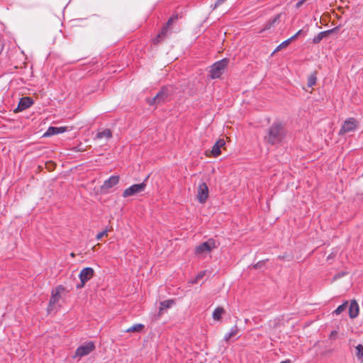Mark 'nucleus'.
<instances>
[{
  "label": "nucleus",
  "mask_w": 363,
  "mask_h": 363,
  "mask_svg": "<svg viewBox=\"0 0 363 363\" xmlns=\"http://www.w3.org/2000/svg\"><path fill=\"white\" fill-rule=\"evenodd\" d=\"M286 131L284 125L280 122H274L269 128L264 140L271 145L281 143L285 138Z\"/></svg>",
  "instance_id": "obj_1"
},
{
  "label": "nucleus",
  "mask_w": 363,
  "mask_h": 363,
  "mask_svg": "<svg viewBox=\"0 0 363 363\" xmlns=\"http://www.w3.org/2000/svg\"><path fill=\"white\" fill-rule=\"evenodd\" d=\"M228 62L229 60L227 58H224L212 65L209 70L210 78L213 79L219 78L228 66Z\"/></svg>",
  "instance_id": "obj_2"
},
{
  "label": "nucleus",
  "mask_w": 363,
  "mask_h": 363,
  "mask_svg": "<svg viewBox=\"0 0 363 363\" xmlns=\"http://www.w3.org/2000/svg\"><path fill=\"white\" fill-rule=\"evenodd\" d=\"M217 247L218 245L216 240L213 238H210L196 247L195 254L201 256L211 252L213 249L217 248Z\"/></svg>",
  "instance_id": "obj_3"
},
{
  "label": "nucleus",
  "mask_w": 363,
  "mask_h": 363,
  "mask_svg": "<svg viewBox=\"0 0 363 363\" xmlns=\"http://www.w3.org/2000/svg\"><path fill=\"white\" fill-rule=\"evenodd\" d=\"M147 177L142 183L136 184L130 186V187L125 189L123 192V197L127 198L131 196H134L137 194L143 192L147 186L146 182L147 180Z\"/></svg>",
  "instance_id": "obj_4"
},
{
  "label": "nucleus",
  "mask_w": 363,
  "mask_h": 363,
  "mask_svg": "<svg viewBox=\"0 0 363 363\" xmlns=\"http://www.w3.org/2000/svg\"><path fill=\"white\" fill-rule=\"evenodd\" d=\"M65 290V287L62 285L57 286L52 291L51 297L49 301V306L48 310L52 311L55 304L59 302L61 298V294Z\"/></svg>",
  "instance_id": "obj_5"
},
{
  "label": "nucleus",
  "mask_w": 363,
  "mask_h": 363,
  "mask_svg": "<svg viewBox=\"0 0 363 363\" xmlns=\"http://www.w3.org/2000/svg\"><path fill=\"white\" fill-rule=\"evenodd\" d=\"M95 350V345L93 342H89L83 345H81L77 347L75 351L74 357H82L84 356L88 355L91 352Z\"/></svg>",
  "instance_id": "obj_6"
},
{
  "label": "nucleus",
  "mask_w": 363,
  "mask_h": 363,
  "mask_svg": "<svg viewBox=\"0 0 363 363\" xmlns=\"http://www.w3.org/2000/svg\"><path fill=\"white\" fill-rule=\"evenodd\" d=\"M358 125V121L354 118H349L345 120L340 129L339 135H345L347 133L356 130Z\"/></svg>",
  "instance_id": "obj_7"
},
{
  "label": "nucleus",
  "mask_w": 363,
  "mask_h": 363,
  "mask_svg": "<svg viewBox=\"0 0 363 363\" xmlns=\"http://www.w3.org/2000/svg\"><path fill=\"white\" fill-rule=\"evenodd\" d=\"M94 275V270L91 267L84 268L79 274L81 284L77 285V288H82L85 284L89 281Z\"/></svg>",
  "instance_id": "obj_8"
},
{
  "label": "nucleus",
  "mask_w": 363,
  "mask_h": 363,
  "mask_svg": "<svg viewBox=\"0 0 363 363\" xmlns=\"http://www.w3.org/2000/svg\"><path fill=\"white\" fill-rule=\"evenodd\" d=\"M196 197L201 203H204L207 201L208 198V188L205 182H202L199 185Z\"/></svg>",
  "instance_id": "obj_9"
},
{
  "label": "nucleus",
  "mask_w": 363,
  "mask_h": 363,
  "mask_svg": "<svg viewBox=\"0 0 363 363\" xmlns=\"http://www.w3.org/2000/svg\"><path fill=\"white\" fill-rule=\"evenodd\" d=\"M168 96L169 94L167 92V89L166 88H162L155 97L147 99V102L150 105L160 104L164 102Z\"/></svg>",
  "instance_id": "obj_10"
},
{
  "label": "nucleus",
  "mask_w": 363,
  "mask_h": 363,
  "mask_svg": "<svg viewBox=\"0 0 363 363\" xmlns=\"http://www.w3.org/2000/svg\"><path fill=\"white\" fill-rule=\"evenodd\" d=\"M120 177L118 175H113L110 177L108 179L104 181L103 185L101 186V189L102 191H106L108 189L113 187L117 185L119 182Z\"/></svg>",
  "instance_id": "obj_11"
},
{
  "label": "nucleus",
  "mask_w": 363,
  "mask_h": 363,
  "mask_svg": "<svg viewBox=\"0 0 363 363\" xmlns=\"http://www.w3.org/2000/svg\"><path fill=\"white\" fill-rule=\"evenodd\" d=\"M225 145V141L224 139H218L211 150V155L214 157H218L221 154L220 148Z\"/></svg>",
  "instance_id": "obj_12"
},
{
  "label": "nucleus",
  "mask_w": 363,
  "mask_h": 363,
  "mask_svg": "<svg viewBox=\"0 0 363 363\" xmlns=\"http://www.w3.org/2000/svg\"><path fill=\"white\" fill-rule=\"evenodd\" d=\"M67 130L66 127H53L50 126L48 128L47 131L44 133V137H49L59 133H62Z\"/></svg>",
  "instance_id": "obj_13"
},
{
  "label": "nucleus",
  "mask_w": 363,
  "mask_h": 363,
  "mask_svg": "<svg viewBox=\"0 0 363 363\" xmlns=\"http://www.w3.org/2000/svg\"><path fill=\"white\" fill-rule=\"evenodd\" d=\"M359 312V305L355 300L350 302L349 307V316L350 318H355L358 316Z\"/></svg>",
  "instance_id": "obj_14"
},
{
  "label": "nucleus",
  "mask_w": 363,
  "mask_h": 363,
  "mask_svg": "<svg viewBox=\"0 0 363 363\" xmlns=\"http://www.w3.org/2000/svg\"><path fill=\"white\" fill-rule=\"evenodd\" d=\"M113 136V133L111 129L106 128L101 130H99L96 135L94 139L101 140L105 138L106 140H110Z\"/></svg>",
  "instance_id": "obj_15"
},
{
  "label": "nucleus",
  "mask_w": 363,
  "mask_h": 363,
  "mask_svg": "<svg viewBox=\"0 0 363 363\" xmlns=\"http://www.w3.org/2000/svg\"><path fill=\"white\" fill-rule=\"evenodd\" d=\"M170 26H167V23L165 26H164L161 31L158 33V35L153 39L154 44L160 43L167 35L169 32V27Z\"/></svg>",
  "instance_id": "obj_16"
},
{
  "label": "nucleus",
  "mask_w": 363,
  "mask_h": 363,
  "mask_svg": "<svg viewBox=\"0 0 363 363\" xmlns=\"http://www.w3.org/2000/svg\"><path fill=\"white\" fill-rule=\"evenodd\" d=\"M334 30L335 29L333 28L319 33L315 37L313 38V43L314 44L319 43L324 38H326L328 35L333 33Z\"/></svg>",
  "instance_id": "obj_17"
},
{
  "label": "nucleus",
  "mask_w": 363,
  "mask_h": 363,
  "mask_svg": "<svg viewBox=\"0 0 363 363\" xmlns=\"http://www.w3.org/2000/svg\"><path fill=\"white\" fill-rule=\"evenodd\" d=\"M33 104V101L29 97H23L20 100V102L18 104V108L21 110H24Z\"/></svg>",
  "instance_id": "obj_18"
},
{
  "label": "nucleus",
  "mask_w": 363,
  "mask_h": 363,
  "mask_svg": "<svg viewBox=\"0 0 363 363\" xmlns=\"http://www.w3.org/2000/svg\"><path fill=\"white\" fill-rule=\"evenodd\" d=\"M239 329L237 325L233 326L230 331L224 336L225 341L228 342L231 337L236 336L239 333Z\"/></svg>",
  "instance_id": "obj_19"
},
{
  "label": "nucleus",
  "mask_w": 363,
  "mask_h": 363,
  "mask_svg": "<svg viewBox=\"0 0 363 363\" xmlns=\"http://www.w3.org/2000/svg\"><path fill=\"white\" fill-rule=\"evenodd\" d=\"M145 328V325L141 323L135 324L133 326L128 328L126 333H140Z\"/></svg>",
  "instance_id": "obj_20"
},
{
  "label": "nucleus",
  "mask_w": 363,
  "mask_h": 363,
  "mask_svg": "<svg viewBox=\"0 0 363 363\" xmlns=\"http://www.w3.org/2000/svg\"><path fill=\"white\" fill-rule=\"evenodd\" d=\"M174 304V300H166V301H163L160 303V313H162V311L164 310V309H167V308H170L172 306H173Z\"/></svg>",
  "instance_id": "obj_21"
},
{
  "label": "nucleus",
  "mask_w": 363,
  "mask_h": 363,
  "mask_svg": "<svg viewBox=\"0 0 363 363\" xmlns=\"http://www.w3.org/2000/svg\"><path fill=\"white\" fill-rule=\"evenodd\" d=\"M224 309L221 307L216 308L213 313V318L215 320H219L222 315L224 313Z\"/></svg>",
  "instance_id": "obj_22"
},
{
  "label": "nucleus",
  "mask_w": 363,
  "mask_h": 363,
  "mask_svg": "<svg viewBox=\"0 0 363 363\" xmlns=\"http://www.w3.org/2000/svg\"><path fill=\"white\" fill-rule=\"evenodd\" d=\"M356 350H357L356 355H357V359L359 360H360L361 362H363V345L359 344L356 347Z\"/></svg>",
  "instance_id": "obj_23"
},
{
  "label": "nucleus",
  "mask_w": 363,
  "mask_h": 363,
  "mask_svg": "<svg viewBox=\"0 0 363 363\" xmlns=\"http://www.w3.org/2000/svg\"><path fill=\"white\" fill-rule=\"evenodd\" d=\"M347 307V301L344 302L342 304L340 305L334 311L333 313L335 315H339L342 313Z\"/></svg>",
  "instance_id": "obj_24"
},
{
  "label": "nucleus",
  "mask_w": 363,
  "mask_h": 363,
  "mask_svg": "<svg viewBox=\"0 0 363 363\" xmlns=\"http://www.w3.org/2000/svg\"><path fill=\"white\" fill-rule=\"evenodd\" d=\"M279 17H280V15L278 14V15L275 16L272 19L269 20L268 22L267 23L264 28L265 29L270 28L277 21H278L279 20Z\"/></svg>",
  "instance_id": "obj_25"
},
{
  "label": "nucleus",
  "mask_w": 363,
  "mask_h": 363,
  "mask_svg": "<svg viewBox=\"0 0 363 363\" xmlns=\"http://www.w3.org/2000/svg\"><path fill=\"white\" fill-rule=\"evenodd\" d=\"M180 18H182V16H180L179 13H174L167 21V26H171L173 23H174L177 20H178Z\"/></svg>",
  "instance_id": "obj_26"
},
{
  "label": "nucleus",
  "mask_w": 363,
  "mask_h": 363,
  "mask_svg": "<svg viewBox=\"0 0 363 363\" xmlns=\"http://www.w3.org/2000/svg\"><path fill=\"white\" fill-rule=\"evenodd\" d=\"M316 80H317V78H316L315 74H311L308 79V86L309 87H312L313 86H314L315 84Z\"/></svg>",
  "instance_id": "obj_27"
},
{
  "label": "nucleus",
  "mask_w": 363,
  "mask_h": 363,
  "mask_svg": "<svg viewBox=\"0 0 363 363\" xmlns=\"http://www.w3.org/2000/svg\"><path fill=\"white\" fill-rule=\"evenodd\" d=\"M292 41V38H289L286 40H284V42H282L277 48L276 50H274V52H277L279 50H281V48H286L287 47L290 43Z\"/></svg>",
  "instance_id": "obj_28"
},
{
  "label": "nucleus",
  "mask_w": 363,
  "mask_h": 363,
  "mask_svg": "<svg viewBox=\"0 0 363 363\" xmlns=\"http://www.w3.org/2000/svg\"><path fill=\"white\" fill-rule=\"evenodd\" d=\"M206 274L205 271L200 272L195 277L194 280L191 281L192 284H196L199 280L201 279Z\"/></svg>",
  "instance_id": "obj_29"
},
{
  "label": "nucleus",
  "mask_w": 363,
  "mask_h": 363,
  "mask_svg": "<svg viewBox=\"0 0 363 363\" xmlns=\"http://www.w3.org/2000/svg\"><path fill=\"white\" fill-rule=\"evenodd\" d=\"M108 235V230H104L100 233H99L96 236V238L97 240H101L104 236H107Z\"/></svg>",
  "instance_id": "obj_30"
},
{
  "label": "nucleus",
  "mask_w": 363,
  "mask_h": 363,
  "mask_svg": "<svg viewBox=\"0 0 363 363\" xmlns=\"http://www.w3.org/2000/svg\"><path fill=\"white\" fill-rule=\"evenodd\" d=\"M303 33V30H299L295 35L291 37L292 38V40L298 38L299 35H301Z\"/></svg>",
  "instance_id": "obj_31"
},
{
  "label": "nucleus",
  "mask_w": 363,
  "mask_h": 363,
  "mask_svg": "<svg viewBox=\"0 0 363 363\" xmlns=\"http://www.w3.org/2000/svg\"><path fill=\"white\" fill-rule=\"evenodd\" d=\"M264 264V261H261V262H258L257 263H256L253 267L255 269H258V268H260L262 265Z\"/></svg>",
  "instance_id": "obj_32"
},
{
  "label": "nucleus",
  "mask_w": 363,
  "mask_h": 363,
  "mask_svg": "<svg viewBox=\"0 0 363 363\" xmlns=\"http://www.w3.org/2000/svg\"><path fill=\"white\" fill-rule=\"evenodd\" d=\"M306 1L300 0L296 3V8L301 7Z\"/></svg>",
  "instance_id": "obj_33"
},
{
  "label": "nucleus",
  "mask_w": 363,
  "mask_h": 363,
  "mask_svg": "<svg viewBox=\"0 0 363 363\" xmlns=\"http://www.w3.org/2000/svg\"><path fill=\"white\" fill-rule=\"evenodd\" d=\"M337 335V331L336 330H333L331 333H330V338H334L335 337V335Z\"/></svg>",
  "instance_id": "obj_34"
},
{
  "label": "nucleus",
  "mask_w": 363,
  "mask_h": 363,
  "mask_svg": "<svg viewBox=\"0 0 363 363\" xmlns=\"http://www.w3.org/2000/svg\"><path fill=\"white\" fill-rule=\"evenodd\" d=\"M225 1L226 0H217L216 2V6H219V5H220L221 4H223Z\"/></svg>",
  "instance_id": "obj_35"
},
{
  "label": "nucleus",
  "mask_w": 363,
  "mask_h": 363,
  "mask_svg": "<svg viewBox=\"0 0 363 363\" xmlns=\"http://www.w3.org/2000/svg\"><path fill=\"white\" fill-rule=\"evenodd\" d=\"M345 274V273H342V274H338V275H335V277H334V279H337V278H338V277H342V276H344Z\"/></svg>",
  "instance_id": "obj_36"
},
{
  "label": "nucleus",
  "mask_w": 363,
  "mask_h": 363,
  "mask_svg": "<svg viewBox=\"0 0 363 363\" xmlns=\"http://www.w3.org/2000/svg\"><path fill=\"white\" fill-rule=\"evenodd\" d=\"M281 363H291V361L289 359H286L285 361L281 362Z\"/></svg>",
  "instance_id": "obj_37"
},
{
  "label": "nucleus",
  "mask_w": 363,
  "mask_h": 363,
  "mask_svg": "<svg viewBox=\"0 0 363 363\" xmlns=\"http://www.w3.org/2000/svg\"><path fill=\"white\" fill-rule=\"evenodd\" d=\"M70 256H71V257H75V255H74V252H72V253L70 254Z\"/></svg>",
  "instance_id": "obj_38"
},
{
  "label": "nucleus",
  "mask_w": 363,
  "mask_h": 363,
  "mask_svg": "<svg viewBox=\"0 0 363 363\" xmlns=\"http://www.w3.org/2000/svg\"><path fill=\"white\" fill-rule=\"evenodd\" d=\"M278 258H279V259H284V256H281V255H279V256L278 257Z\"/></svg>",
  "instance_id": "obj_39"
}]
</instances>
